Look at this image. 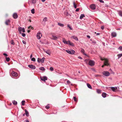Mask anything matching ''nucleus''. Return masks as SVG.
Here are the masks:
<instances>
[{
    "instance_id": "nucleus-39",
    "label": "nucleus",
    "mask_w": 122,
    "mask_h": 122,
    "mask_svg": "<svg viewBox=\"0 0 122 122\" xmlns=\"http://www.w3.org/2000/svg\"><path fill=\"white\" fill-rule=\"evenodd\" d=\"M67 27L69 28L70 30H72V28L69 25H67Z\"/></svg>"
},
{
    "instance_id": "nucleus-32",
    "label": "nucleus",
    "mask_w": 122,
    "mask_h": 122,
    "mask_svg": "<svg viewBox=\"0 0 122 122\" xmlns=\"http://www.w3.org/2000/svg\"><path fill=\"white\" fill-rule=\"evenodd\" d=\"M10 43H11V44L12 45H14L15 44V43L14 42L13 40H12L10 41Z\"/></svg>"
},
{
    "instance_id": "nucleus-61",
    "label": "nucleus",
    "mask_w": 122,
    "mask_h": 122,
    "mask_svg": "<svg viewBox=\"0 0 122 122\" xmlns=\"http://www.w3.org/2000/svg\"><path fill=\"white\" fill-rule=\"evenodd\" d=\"M45 0H41L43 2H44Z\"/></svg>"
},
{
    "instance_id": "nucleus-2",
    "label": "nucleus",
    "mask_w": 122,
    "mask_h": 122,
    "mask_svg": "<svg viewBox=\"0 0 122 122\" xmlns=\"http://www.w3.org/2000/svg\"><path fill=\"white\" fill-rule=\"evenodd\" d=\"M45 59V58L44 57H43L42 59L38 58L37 61L39 63L41 62V63H43L44 62Z\"/></svg>"
},
{
    "instance_id": "nucleus-49",
    "label": "nucleus",
    "mask_w": 122,
    "mask_h": 122,
    "mask_svg": "<svg viewBox=\"0 0 122 122\" xmlns=\"http://www.w3.org/2000/svg\"><path fill=\"white\" fill-rule=\"evenodd\" d=\"M3 55H4L6 57L7 56H8V55L6 53H3Z\"/></svg>"
},
{
    "instance_id": "nucleus-46",
    "label": "nucleus",
    "mask_w": 122,
    "mask_h": 122,
    "mask_svg": "<svg viewBox=\"0 0 122 122\" xmlns=\"http://www.w3.org/2000/svg\"><path fill=\"white\" fill-rule=\"evenodd\" d=\"M50 70L51 71H53L54 70V69L53 67H51L50 68Z\"/></svg>"
},
{
    "instance_id": "nucleus-18",
    "label": "nucleus",
    "mask_w": 122,
    "mask_h": 122,
    "mask_svg": "<svg viewBox=\"0 0 122 122\" xmlns=\"http://www.w3.org/2000/svg\"><path fill=\"white\" fill-rule=\"evenodd\" d=\"M111 36L113 37H115L117 36V34L115 32H113L111 34Z\"/></svg>"
},
{
    "instance_id": "nucleus-26",
    "label": "nucleus",
    "mask_w": 122,
    "mask_h": 122,
    "mask_svg": "<svg viewBox=\"0 0 122 122\" xmlns=\"http://www.w3.org/2000/svg\"><path fill=\"white\" fill-rule=\"evenodd\" d=\"M46 52L48 54L50 55L51 54V52L50 50H48L46 51Z\"/></svg>"
},
{
    "instance_id": "nucleus-8",
    "label": "nucleus",
    "mask_w": 122,
    "mask_h": 122,
    "mask_svg": "<svg viewBox=\"0 0 122 122\" xmlns=\"http://www.w3.org/2000/svg\"><path fill=\"white\" fill-rule=\"evenodd\" d=\"M47 78L46 76H44L43 77H41V79L42 81H45L47 80Z\"/></svg>"
},
{
    "instance_id": "nucleus-29",
    "label": "nucleus",
    "mask_w": 122,
    "mask_h": 122,
    "mask_svg": "<svg viewBox=\"0 0 122 122\" xmlns=\"http://www.w3.org/2000/svg\"><path fill=\"white\" fill-rule=\"evenodd\" d=\"M30 1L31 0V1H32V3H33V4L35 3L36 1V0H29L28 1L29 2L30 1Z\"/></svg>"
},
{
    "instance_id": "nucleus-28",
    "label": "nucleus",
    "mask_w": 122,
    "mask_h": 122,
    "mask_svg": "<svg viewBox=\"0 0 122 122\" xmlns=\"http://www.w3.org/2000/svg\"><path fill=\"white\" fill-rule=\"evenodd\" d=\"M87 86L90 89H92V86L89 84L88 83H87Z\"/></svg>"
},
{
    "instance_id": "nucleus-63",
    "label": "nucleus",
    "mask_w": 122,
    "mask_h": 122,
    "mask_svg": "<svg viewBox=\"0 0 122 122\" xmlns=\"http://www.w3.org/2000/svg\"><path fill=\"white\" fill-rule=\"evenodd\" d=\"M105 65H104H104H103L102 66V67H104V66H105Z\"/></svg>"
},
{
    "instance_id": "nucleus-43",
    "label": "nucleus",
    "mask_w": 122,
    "mask_h": 122,
    "mask_svg": "<svg viewBox=\"0 0 122 122\" xmlns=\"http://www.w3.org/2000/svg\"><path fill=\"white\" fill-rule=\"evenodd\" d=\"M21 34L22 36L23 37H25V34L24 33H21Z\"/></svg>"
},
{
    "instance_id": "nucleus-1",
    "label": "nucleus",
    "mask_w": 122,
    "mask_h": 122,
    "mask_svg": "<svg viewBox=\"0 0 122 122\" xmlns=\"http://www.w3.org/2000/svg\"><path fill=\"white\" fill-rule=\"evenodd\" d=\"M101 60L102 61L104 60V65L108 66L109 65L108 61L107 59L105 58H102L101 57L100 58Z\"/></svg>"
},
{
    "instance_id": "nucleus-22",
    "label": "nucleus",
    "mask_w": 122,
    "mask_h": 122,
    "mask_svg": "<svg viewBox=\"0 0 122 122\" xmlns=\"http://www.w3.org/2000/svg\"><path fill=\"white\" fill-rule=\"evenodd\" d=\"M81 52L83 54V55H85L86 56H87V55L85 53V51L83 49H81Z\"/></svg>"
},
{
    "instance_id": "nucleus-60",
    "label": "nucleus",
    "mask_w": 122,
    "mask_h": 122,
    "mask_svg": "<svg viewBox=\"0 0 122 122\" xmlns=\"http://www.w3.org/2000/svg\"><path fill=\"white\" fill-rule=\"evenodd\" d=\"M27 32L28 33H29L30 32V30H28Z\"/></svg>"
},
{
    "instance_id": "nucleus-4",
    "label": "nucleus",
    "mask_w": 122,
    "mask_h": 122,
    "mask_svg": "<svg viewBox=\"0 0 122 122\" xmlns=\"http://www.w3.org/2000/svg\"><path fill=\"white\" fill-rule=\"evenodd\" d=\"M95 62L93 60H90L89 61V64L91 66H94L95 65Z\"/></svg>"
},
{
    "instance_id": "nucleus-27",
    "label": "nucleus",
    "mask_w": 122,
    "mask_h": 122,
    "mask_svg": "<svg viewBox=\"0 0 122 122\" xmlns=\"http://www.w3.org/2000/svg\"><path fill=\"white\" fill-rule=\"evenodd\" d=\"M101 90L99 89H97V92L99 94L101 93Z\"/></svg>"
},
{
    "instance_id": "nucleus-13",
    "label": "nucleus",
    "mask_w": 122,
    "mask_h": 122,
    "mask_svg": "<svg viewBox=\"0 0 122 122\" xmlns=\"http://www.w3.org/2000/svg\"><path fill=\"white\" fill-rule=\"evenodd\" d=\"M63 42L65 44H68V41H66L64 38H63L62 39Z\"/></svg>"
},
{
    "instance_id": "nucleus-16",
    "label": "nucleus",
    "mask_w": 122,
    "mask_h": 122,
    "mask_svg": "<svg viewBox=\"0 0 122 122\" xmlns=\"http://www.w3.org/2000/svg\"><path fill=\"white\" fill-rule=\"evenodd\" d=\"M68 45H69L72 46H74V45L73 43L71 42L70 41H68Z\"/></svg>"
},
{
    "instance_id": "nucleus-45",
    "label": "nucleus",
    "mask_w": 122,
    "mask_h": 122,
    "mask_svg": "<svg viewBox=\"0 0 122 122\" xmlns=\"http://www.w3.org/2000/svg\"><path fill=\"white\" fill-rule=\"evenodd\" d=\"M120 51H122V46H120L118 48Z\"/></svg>"
},
{
    "instance_id": "nucleus-50",
    "label": "nucleus",
    "mask_w": 122,
    "mask_h": 122,
    "mask_svg": "<svg viewBox=\"0 0 122 122\" xmlns=\"http://www.w3.org/2000/svg\"><path fill=\"white\" fill-rule=\"evenodd\" d=\"M22 42L24 44H26V42L24 41L23 40L22 41Z\"/></svg>"
},
{
    "instance_id": "nucleus-52",
    "label": "nucleus",
    "mask_w": 122,
    "mask_h": 122,
    "mask_svg": "<svg viewBox=\"0 0 122 122\" xmlns=\"http://www.w3.org/2000/svg\"><path fill=\"white\" fill-rule=\"evenodd\" d=\"M79 9L78 8H77L76 9L75 11L76 12H78L79 11Z\"/></svg>"
},
{
    "instance_id": "nucleus-48",
    "label": "nucleus",
    "mask_w": 122,
    "mask_h": 122,
    "mask_svg": "<svg viewBox=\"0 0 122 122\" xmlns=\"http://www.w3.org/2000/svg\"><path fill=\"white\" fill-rule=\"evenodd\" d=\"M45 108L47 109H48L49 108L50 106H45Z\"/></svg>"
},
{
    "instance_id": "nucleus-34",
    "label": "nucleus",
    "mask_w": 122,
    "mask_h": 122,
    "mask_svg": "<svg viewBox=\"0 0 122 122\" xmlns=\"http://www.w3.org/2000/svg\"><path fill=\"white\" fill-rule=\"evenodd\" d=\"M40 69L42 71H45V69L44 67H41L40 68Z\"/></svg>"
},
{
    "instance_id": "nucleus-14",
    "label": "nucleus",
    "mask_w": 122,
    "mask_h": 122,
    "mask_svg": "<svg viewBox=\"0 0 122 122\" xmlns=\"http://www.w3.org/2000/svg\"><path fill=\"white\" fill-rule=\"evenodd\" d=\"M13 16L14 18L15 19H17L18 17V15L16 13H14L13 15Z\"/></svg>"
},
{
    "instance_id": "nucleus-59",
    "label": "nucleus",
    "mask_w": 122,
    "mask_h": 122,
    "mask_svg": "<svg viewBox=\"0 0 122 122\" xmlns=\"http://www.w3.org/2000/svg\"><path fill=\"white\" fill-rule=\"evenodd\" d=\"M26 122H29V121L28 120H26L25 121Z\"/></svg>"
},
{
    "instance_id": "nucleus-53",
    "label": "nucleus",
    "mask_w": 122,
    "mask_h": 122,
    "mask_svg": "<svg viewBox=\"0 0 122 122\" xmlns=\"http://www.w3.org/2000/svg\"><path fill=\"white\" fill-rule=\"evenodd\" d=\"M86 37L88 38L89 39H90V36L89 35H87Z\"/></svg>"
},
{
    "instance_id": "nucleus-35",
    "label": "nucleus",
    "mask_w": 122,
    "mask_h": 122,
    "mask_svg": "<svg viewBox=\"0 0 122 122\" xmlns=\"http://www.w3.org/2000/svg\"><path fill=\"white\" fill-rule=\"evenodd\" d=\"M118 14L120 16L122 17V11H120L118 13Z\"/></svg>"
},
{
    "instance_id": "nucleus-25",
    "label": "nucleus",
    "mask_w": 122,
    "mask_h": 122,
    "mask_svg": "<svg viewBox=\"0 0 122 122\" xmlns=\"http://www.w3.org/2000/svg\"><path fill=\"white\" fill-rule=\"evenodd\" d=\"M85 16V15L83 14H81L80 15V19H82L83 17H84Z\"/></svg>"
},
{
    "instance_id": "nucleus-24",
    "label": "nucleus",
    "mask_w": 122,
    "mask_h": 122,
    "mask_svg": "<svg viewBox=\"0 0 122 122\" xmlns=\"http://www.w3.org/2000/svg\"><path fill=\"white\" fill-rule=\"evenodd\" d=\"M25 112L26 116H29V114L28 112L26 109L25 110Z\"/></svg>"
},
{
    "instance_id": "nucleus-11",
    "label": "nucleus",
    "mask_w": 122,
    "mask_h": 122,
    "mask_svg": "<svg viewBox=\"0 0 122 122\" xmlns=\"http://www.w3.org/2000/svg\"><path fill=\"white\" fill-rule=\"evenodd\" d=\"M90 7L92 9L94 10L96 9V6L94 4H92L90 5Z\"/></svg>"
},
{
    "instance_id": "nucleus-44",
    "label": "nucleus",
    "mask_w": 122,
    "mask_h": 122,
    "mask_svg": "<svg viewBox=\"0 0 122 122\" xmlns=\"http://www.w3.org/2000/svg\"><path fill=\"white\" fill-rule=\"evenodd\" d=\"M92 44H95L96 43V41H92Z\"/></svg>"
},
{
    "instance_id": "nucleus-20",
    "label": "nucleus",
    "mask_w": 122,
    "mask_h": 122,
    "mask_svg": "<svg viewBox=\"0 0 122 122\" xmlns=\"http://www.w3.org/2000/svg\"><path fill=\"white\" fill-rule=\"evenodd\" d=\"M47 21V18L46 17H45L43 19V21H44V25H45L46 24L45 22L46 21Z\"/></svg>"
},
{
    "instance_id": "nucleus-30",
    "label": "nucleus",
    "mask_w": 122,
    "mask_h": 122,
    "mask_svg": "<svg viewBox=\"0 0 122 122\" xmlns=\"http://www.w3.org/2000/svg\"><path fill=\"white\" fill-rule=\"evenodd\" d=\"M58 24L59 25L62 27H63L64 26V25L63 24L59 23H58Z\"/></svg>"
},
{
    "instance_id": "nucleus-36",
    "label": "nucleus",
    "mask_w": 122,
    "mask_h": 122,
    "mask_svg": "<svg viewBox=\"0 0 122 122\" xmlns=\"http://www.w3.org/2000/svg\"><path fill=\"white\" fill-rule=\"evenodd\" d=\"M31 13L32 14H34V13H35V10L34 9H32L31 10Z\"/></svg>"
},
{
    "instance_id": "nucleus-10",
    "label": "nucleus",
    "mask_w": 122,
    "mask_h": 122,
    "mask_svg": "<svg viewBox=\"0 0 122 122\" xmlns=\"http://www.w3.org/2000/svg\"><path fill=\"white\" fill-rule=\"evenodd\" d=\"M28 66L29 68L33 69H35L36 68L35 66L32 65H28Z\"/></svg>"
},
{
    "instance_id": "nucleus-56",
    "label": "nucleus",
    "mask_w": 122,
    "mask_h": 122,
    "mask_svg": "<svg viewBox=\"0 0 122 122\" xmlns=\"http://www.w3.org/2000/svg\"><path fill=\"white\" fill-rule=\"evenodd\" d=\"M100 33H97V34H96V35L97 36H98V35H100Z\"/></svg>"
},
{
    "instance_id": "nucleus-41",
    "label": "nucleus",
    "mask_w": 122,
    "mask_h": 122,
    "mask_svg": "<svg viewBox=\"0 0 122 122\" xmlns=\"http://www.w3.org/2000/svg\"><path fill=\"white\" fill-rule=\"evenodd\" d=\"M31 60L33 61H36V59L34 58H32L31 59Z\"/></svg>"
},
{
    "instance_id": "nucleus-54",
    "label": "nucleus",
    "mask_w": 122,
    "mask_h": 122,
    "mask_svg": "<svg viewBox=\"0 0 122 122\" xmlns=\"http://www.w3.org/2000/svg\"><path fill=\"white\" fill-rule=\"evenodd\" d=\"M101 28L103 30L104 29V26H102L101 27Z\"/></svg>"
},
{
    "instance_id": "nucleus-38",
    "label": "nucleus",
    "mask_w": 122,
    "mask_h": 122,
    "mask_svg": "<svg viewBox=\"0 0 122 122\" xmlns=\"http://www.w3.org/2000/svg\"><path fill=\"white\" fill-rule=\"evenodd\" d=\"M118 59H119L121 56H122V54H120L118 55Z\"/></svg>"
},
{
    "instance_id": "nucleus-17",
    "label": "nucleus",
    "mask_w": 122,
    "mask_h": 122,
    "mask_svg": "<svg viewBox=\"0 0 122 122\" xmlns=\"http://www.w3.org/2000/svg\"><path fill=\"white\" fill-rule=\"evenodd\" d=\"M52 38H51V39L53 40H56L58 38L56 36L54 35H52Z\"/></svg>"
},
{
    "instance_id": "nucleus-64",
    "label": "nucleus",
    "mask_w": 122,
    "mask_h": 122,
    "mask_svg": "<svg viewBox=\"0 0 122 122\" xmlns=\"http://www.w3.org/2000/svg\"><path fill=\"white\" fill-rule=\"evenodd\" d=\"M25 114H23V116H25Z\"/></svg>"
},
{
    "instance_id": "nucleus-42",
    "label": "nucleus",
    "mask_w": 122,
    "mask_h": 122,
    "mask_svg": "<svg viewBox=\"0 0 122 122\" xmlns=\"http://www.w3.org/2000/svg\"><path fill=\"white\" fill-rule=\"evenodd\" d=\"M73 98L75 101L77 102V100L76 97H74Z\"/></svg>"
},
{
    "instance_id": "nucleus-55",
    "label": "nucleus",
    "mask_w": 122,
    "mask_h": 122,
    "mask_svg": "<svg viewBox=\"0 0 122 122\" xmlns=\"http://www.w3.org/2000/svg\"><path fill=\"white\" fill-rule=\"evenodd\" d=\"M105 5V7H109L108 5Z\"/></svg>"
},
{
    "instance_id": "nucleus-47",
    "label": "nucleus",
    "mask_w": 122,
    "mask_h": 122,
    "mask_svg": "<svg viewBox=\"0 0 122 122\" xmlns=\"http://www.w3.org/2000/svg\"><path fill=\"white\" fill-rule=\"evenodd\" d=\"M67 84H69L71 83V82L69 80H68L67 81Z\"/></svg>"
},
{
    "instance_id": "nucleus-5",
    "label": "nucleus",
    "mask_w": 122,
    "mask_h": 122,
    "mask_svg": "<svg viewBox=\"0 0 122 122\" xmlns=\"http://www.w3.org/2000/svg\"><path fill=\"white\" fill-rule=\"evenodd\" d=\"M66 51L67 53L71 55L73 54L75 52V51L72 50L71 51L69 50H66Z\"/></svg>"
},
{
    "instance_id": "nucleus-12",
    "label": "nucleus",
    "mask_w": 122,
    "mask_h": 122,
    "mask_svg": "<svg viewBox=\"0 0 122 122\" xmlns=\"http://www.w3.org/2000/svg\"><path fill=\"white\" fill-rule=\"evenodd\" d=\"M12 75L13 76L16 77L18 76V74L16 72L13 71L12 72Z\"/></svg>"
},
{
    "instance_id": "nucleus-31",
    "label": "nucleus",
    "mask_w": 122,
    "mask_h": 122,
    "mask_svg": "<svg viewBox=\"0 0 122 122\" xmlns=\"http://www.w3.org/2000/svg\"><path fill=\"white\" fill-rule=\"evenodd\" d=\"M73 4L74 5V6L75 8H76L77 7L76 5V4L75 2V1L73 2Z\"/></svg>"
},
{
    "instance_id": "nucleus-6",
    "label": "nucleus",
    "mask_w": 122,
    "mask_h": 122,
    "mask_svg": "<svg viewBox=\"0 0 122 122\" xmlns=\"http://www.w3.org/2000/svg\"><path fill=\"white\" fill-rule=\"evenodd\" d=\"M36 36L37 38L38 39H40L42 36V34L41 32H39L37 33Z\"/></svg>"
},
{
    "instance_id": "nucleus-62",
    "label": "nucleus",
    "mask_w": 122,
    "mask_h": 122,
    "mask_svg": "<svg viewBox=\"0 0 122 122\" xmlns=\"http://www.w3.org/2000/svg\"><path fill=\"white\" fill-rule=\"evenodd\" d=\"M28 21L30 22H31V20H28Z\"/></svg>"
},
{
    "instance_id": "nucleus-15",
    "label": "nucleus",
    "mask_w": 122,
    "mask_h": 122,
    "mask_svg": "<svg viewBox=\"0 0 122 122\" xmlns=\"http://www.w3.org/2000/svg\"><path fill=\"white\" fill-rule=\"evenodd\" d=\"M71 38H73L75 40H76L77 41H78V39L77 37L75 36H72L71 37Z\"/></svg>"
},
{
    "instance_id": "nucleus-19",
    "label": "nucleus",
    "mask_w": 122,
    "mask_h": 122,
    "mask_svg": "<svg viewBox=\"0 0 122 122\" xmlns=\"http://www.w3.org/2000/svg\"><path fill=\"white\" fill-rule=\"evenodd\" d=\"M111 89L114 92H115L117 89V88L116 87H111Z\"/></svg>"
},
{
    "instance_id": "nucleus-37",
    "label": "nucleus",
    "mask_w": 122,
    "mask_h": 122,
    "mask_svg": "<svg viewBox=\"0 0 122 122\" xmlns=\"http://www.w3.org/2000/svg\"><path fill=\"white\" fill-rule=\"evenodd\" d=\"M7 62H8L10 60V58L9 57H6L5 58Z\"/></svg>"
},
{
    "instance_id": "nucleus-58",
    "label": "nucleus",
    "mask_w": 122,
    "mask_h": 122,
    "mask_svg": "<svg viewBox=\"0 0 122 122\" xmlns=\"http://www.w3.org/2000/svg\"><path fill=\"white\" fill-rule=\"evenodd\" d=\"M78 58L79 59H82V58L80 56H79L78 57Z\"/></svg>"
},
{
    "instance_id": "nucleus-40",
    "label": "nucleus",
    "mask_w": 122,
    "mask_h": 122,
    "mask_svg": "<svg viewBox=\"0 0 122 122\" xmlns=\"http://www.w3.org/2000/svg\"><path fill=\"white\" fill-rule=\"evenodd\" d=\"M25 101H22V106H23L25 104Z\"/></svg>"
},
{
    "instance_id": "nucleus-21",
    "label": "nucleus",
    "mask_w": 122,
    "mask_h": 122,
    "mask_svg": "<svg viewBox=\"0 0 122 122\" xmlns=\"http://www.w3.org/2000/svg\"><path fill=\"white\" fill-rule=\"evenodd\" d=\"M10 22V20H7L5 22V24L7 25H9V23Z\"/></svg>"
},
{
    "instance_id": "nucleus-7",
    "label": "nucleus",
    "mask_w": 122,
    "mask_h": 122,
    "mask_svg": "<svg viewBox=\"0 0 122 122\" xmlns=\"http://www.w3.org/2000/svg\"><path fill=\"white\" fill-rule=\"evenodd\" d=\"M102 74L106 76H108L110 75L109 73L107 71H103L102 72Z\"/></svg>"
},
{
    "instance_id": "nucleus-51",
    "label": "nucleus",
    "mask_w": 122,
    "mask_h": 122,
    "mask_svg": "<svg viewBox=\"0 0 122 122\" xmlns=\"http://www.w3.org/2000/svg\"><path fill=\"white\" fill-rule=\"evenodd\" d=\"M28 29H30V28H31V29H33V27H32L31 26H30L28 28Z\"/></svg>"
},
{
    "instance_id": "nucleus-23",
    "label": "nucleus",
    "mask_w": 122,
    "mask_h": 122,
    "mask_svg": "<svg viewBox=\"0 0 122 122\" xmlns=\"http://www.w3.org/2000/svg\"><path fill=\"white\" fill-rule=\"evenodd\" d=\"M107 96V94L105 92H103L102 93V96L103 98H105Z\"/></svg>"
},
{
    "instance_id": "nucleus-9",
    "label": "nucleus",
    "mask_w": 122,
    "mask_h": 122,
    "mask_svg": "<svg viewBox=\"0 0 122 122\" xmlns=\"http://www.w3.org/2000/svg\"><path fill=\"white\" fill-rule=\"evenodd\" d=\"M64 14L66 16H71V15L70 14L68 13L67 12V11L66 10L64 12Z\"/></svg>"
},
{
    "instance_id": "nucleus-57",
    "label": "nucleus",
    "mask_w": 122,
    "mask_h": 122,
    "mask_svg": "<svg viewBox=\"0 0 122 122\" xmlns=\"http://www.w3.org/2000/svg\"><path fill=\"white\" fill-rule=\"evenodd\" d=\"M32 57V54H31L30 56V58H31Z\"/></svg>"
},
{
    "instance_id": "nucleus-33",
    "label": "nucleus",
    "mask_w": 122,
    "mask_h": 122,
    "mask_svg": "<svg viewBox=\"0 0 122 122\" xmlns=\"http://www.w3.org/2000/svg\"><path fill=\"white\" fill-rule=\"evenodd\" d=\"M12 103L14 105H16L17 104V102L15 101H13Z\"/></svg>"
},
{
    "instance_id": "nucleus-3",
    "label": "nucleus",
    "mask_w": 122,
    "mask_h": 122,
    "mask_svg": "<svg viewBox=\"0 0 122 122\" xmlns=\"http://www.w3.org/2000/svg\"><path fill=\"white\" fill-rule=\"evenodd\" d=\"M18 30L20 34H21V31L23 32H25V30L24 28H22L21 27H20L18 28Z\"/></svg>"
}]
</instances>
